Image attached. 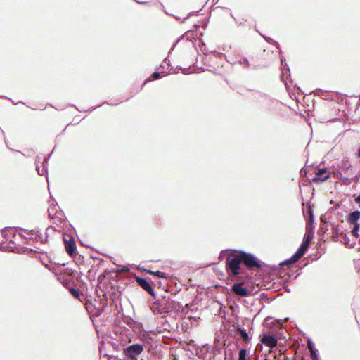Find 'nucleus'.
<instances>
[{"label":"nucleus","mask_w":360,"mask_h":360,"mask_svg":"<svg viewBox=\"0 0 360 360\" xmlns=\"http://www.w3.org/2000/svg\"><path fill=\"white\" fill-rule=\"evenodd\" d=\"M309 349L311 352V356L313 360H318L317 354L316 350L313 348L310 343L308 345Z\"/></svg>","instance_id":"obj_13"},{"label":"nucleus","mask_w":360,"mask_h":360,"mask_svg":"<svg viewBox=\"0 0 360 360\" xmlns=\"http://www.w3.org/2000/svg\"><path fill=\"white\" fill-rule=\"evenodd\" d=\"M360 219V211H354L349 214L347 221L351 225L359 224L358 223Z\"/></svg>","instance_id":"obj_8"},{"label":"nucleus","mask_w":360,"mask_h":360,"mask_svg":"<svg viewBox=\"0 0 360 360\" xmlns=\"http://www.w3.org/2000/svg\"><path fill=\"white\" fill-rule=\"evenodd\" d=\"M244 283H234L231 288V290L234 292L235 295L241 297H248L250 295V291L243 288Z\"/></svg>","instance_id":"obj_4"},{"label":"nucleus","mask_w":360,"mask_h":360,"mask_svg":"<svg viewBox=\"0 0 360 360\" xmlns=\"http://www.w3.org/2000/svg\"><path fill=\"white\" fill-rule=\"evenodd\" d=\"M326 172L327 169L326 168L318 169L316 172V176L312 178L311 181L314 183H319L320 181L328 180L330 177L329 174L323 176Z\"/></svg>","instance_id":"obj_7"},{"label":"nucleus","mask_w":360,"mask_h":360,"mask_svg":"<svg viewBox=\"0 0 360 360\" xmlns=\"http://www.w3.org/2000/svg\"><path fill=\"white\" fill-rule=\"evenodd\" d=\"M353 226V228H352V234L357 238L359 236V234H358V231L359 230V224H355V225H352Z\"/></svg>","instance_id":"obj_15"},{"label":"nucleus","mask_w":360,"mask_h":360,"mask_svg":"<svg viewBox=\"0 0 360 360\" xmlns=\"http://www.w3.org/2000/svg\"><path fill=\"white\" fill-rule=\"evenodd\" d=\"M146 272L150 275H154L158 278H166L165 274L159 271H153L151 270H146Z\"/></svg>","instance_id":"obj_12"},{"label":"nucleus","mask_w":360,"mask_h":360,"mask_svg":"<svg viewBox=\"0 0 360 360\" xmlns=\"http://www.w3.org/2000/svg\"><path fill=\"white\" fill-rule=\"evenodd\" d=\"M247 354L248 352L246 349H240L239 352L238 360H246Z\"/></svg>","instance_id":"obj_14"},{"label":"nucleus","mask_w":360,"mask_h":360,"mask_svg":"<svg viewBox=\"0 0 360 360\" xmlns=\"http://www.w3.org/2000/svg\"><path fill=\"white\" fill-rule=\"evenodd\" d=\"M160 78V72H154L153 74H152V75L150 76V78H148L146 82L148 81H152L153 79H158Z\"/></svg>","instance_id":"obj_17"},{"label":"nucleus","mask_w":360,"mask_h":360,"mask_svg":"<svg viewBox=\"0 0 360 360\" xmlns=\"http://www.w3.org/2000/svg\"><path fill=\"white\" fill-rule=\"evenodd\" d=\"M332 230H333V236H337L338 234V231H339V226H333L332 227Z\"/></svg>","instance_id":"obj_19"},{"label":"nucleus","mask_w":360,"mask_h":360,"mask_svg":"<svg viewBox=\"0 0 360 360\" xmlns=\"http://www.w3.org/2000/svg\"><path fill=\"white\" fill-rule=\"evenodd\" d=\"M225 264L227 273L233 276H238L240 274L241 264L249 270L259 269L262 266L261 262L254 255L242 250L229 255Z\"/></svg>","instance_id":"obj_1"},{"label":"nucleus","mask_w":360,"mask_h":360,"mask_svg":"<svg viewBox=\"0 0 360 360\" xmlns=\"http://www.w3.org/2000/svg\"><path fill=\"white\" fill-rule=\"evenodd\" d=\"M302 257L300 255H297V253L295 252L290 259L285 260L282 264H292L295 263L297 260H299Z\"/></svg>","instance_id":"obj_9"},{"label":"nucleus","mask_w":360,"mask_h":360,"mask_svg":"<svg viewBox=\"0 0 360 360\" xmlns=\"http://www.w3.org/2000/svg\"><path fill=\"white\" fill-rule=\"evenodd\" d=\"M135 281L141 288L146 291L150 295L155 297V291L150 283L146 278L135 276Z\"/></svg>","instance_id":"obj_3"},{"label":"nucleus","mask_w":360,"mask_h":360,"mask_svg":"<svg viewBox=\"0 0 360 360\" xmlns=\"http://www.w3.org/2000/svg\"><path fill=\"white\" fill-rule=\"evenodd\" d=\"M309 216H310V221H313V213H312L311 210L309 211Z\"/></svg>","instance_id":"obj_20"},{"label":"nucleus","mask_w":360,"mask_h":360,"mask_svg":"<svg viewBox=\"0 0 360 360\" xmlns=\"http://www.w3.org/2000/svg\"><path fill=\"white\" fill-rule=\"evenodd\" d=\"M312 238H313V236H312V233H307V234H305L304 237V243L309 245L311 240H312Z\"/></svg>","instance_id":"obj_16"},{"label":"nucleus","mask_w":360,"mask_h":360,"mask_svg":"<svg viewBox=\"0 0 360 360\" xmlns=\"http://www.w3.org/2000/svg\"><path fill=\"white\" fill-rule=\"evenodd\" d=\"M350 168V165L345 166V170L347 171Z\"/></svg>","instance_id":"obj_21"},{"label":"nucleus","mask_w":360,"mask_h":360,"mask_svg":"<svg viewBox=\"0 0 360 360\" xmlns=\"http://www.w3.org/2000/svg\"><path fill=\"white\" fill-rule=\"evenodd\" d=\"M309 245L302 242V245L296 252L297 253V255H300V256L302 257L305 252L307 250Z\"/></svg>","instance_id":"obj_10"},{"label":"nucleus","mask_w":360,"mask_h":360,"mask_svg":"<svg viewBox=\"0 0 360 360\" xmlns=\"http://www.w3.org/2000/svg\"><path fill=\"white\" fill-rule=\"evenodd\" d=\"M261 342L266 347H269L270 348H274L276 347L278 340L277 339L272 336V335H268L266 334H263L261 338Z\"/></svg>","instance_id":"obj_6"},{"label":"nucleus","mask_w":360,"mask_h":360,"mask_svg":"<svg viewBox=\"0 0 360 360\" xmlns=\"http://www.w3.org/2000/svg\"><path fill=\"white\" fill-rule=\"evenodd\" d=\"M70 292L71 293V295L75 297V298H79V292L77 290L75 289V288H71L70 290Z\"/></svg>","instance_id":"obj_18"},{"label":"nucleus","mask_w":360,"mask_h":360,"mask_svg":"<svg viewBox=\"0 0 360 360\" xmlns=\"http://www.w3.org/2000/svg\"><path fill=\"white\" fill-rule=\"evenodd\" d=\"M65 248L68 255L74 256L76 255V243L73 238L69 236V238H64Z\"/></svg>","instance_id":"obj_5"},{"label":"nucleus","mask_w":360,"mask_h":360,"mask_svg":"<svg viewBox=\"0 0 360 360\" xmlns=\"http://www.w3.org/2000/svg\"><path fill=\"white\" fill-rule=\"evenodd\" d=\"M143 351V345L141 344H134L129 345L124 349V353L129 359H134L140 355Z\"/></svg>","instance_id":"obj_2"},{"label":"nucleus","mask_w":360,"mask_h":360,"mask_svg":"<svg viewBox=\"0 0 360 360\" xmlns=\"http://www.w3.org/2000/svg\"><path fill=\"white\" fill-rule=\"evenodd\" d=\"M236 332H237L238 334H239L240 335L241 338L244 341L248 342L249 340L248 334V333L245 330L238 328L237 329Z\"/></svg>","instance_id":"obj_11"}]
</instances>
